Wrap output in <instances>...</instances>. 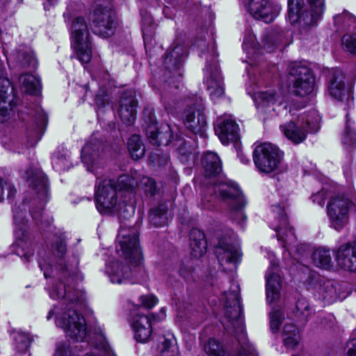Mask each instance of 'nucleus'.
<instances>
[{
  "label": "nucleus",
  "mask_w": 356,
  "mask_h": 356,
  "mask_svg": "<svg viewBox=\"0 0 356 356\" xmlns=\"http://www.w3.org/2000/svg\"><path fill=\"white\" fill-rule=\"evenodd\" d=\"M318 292L322 297L327 301H332L337 297L336 283L330 280L320 281Z\"/></svg>",
  "instance_id": "41"
},
{
  "label": "nucleus",
  "mask_w": 356,
  "mask_h": 356,
  "mask_svg": "<svg viewBox=\"0 0 356 356\" xmlns=\"http://www.w3.org/2000/svg\"><path fill=\"white\" fill-rule=\"evenodd\" d=\"M11 83L6 78H0V122L6 120L12 110L10 101H7L8 91Z\"/></svg>",
  "instance_id": "31"
},
{
  "label": "nucleus",
  "mask_w": 356,
  "mask_h": 356,
  "mask_svg": "<svg viewBox=\"0 0 356 356\" xmlns=\"http://www.w3.org/2000/svg\"><path fill=\"white\" fill-rule=\"evenodd\" d=\"M77 265L78 261L76 259L74 266H69L68 265L65 264L63 267V270H64L63 273H67L72 280H74V276L77 274Z\"/></svg>",
  "instance_id": "57"
},
{
  "label": "nucleus",
  "mask_w": 356,
  "mask_h": 356,
  "mask_svg": "<svg viewBox=\"0 0 356 356\" xmlns=\"http://www.w3.org/2000/svg\"><path fill=\"white\" fill-rule=\"evenodd\" d=\"M283 318L284 313L281 309L274 308L270 313V329L273 332H277L279 330Z\"/></svg>",
  "instance_id": "50"
},
{
  "label": "nucleus",
  "mask_w": 356,
  "mask_h": 356,
  "mask_svg": "<svg viewBox=\"0 0 356 356\" xmlns=\"http://www.w3.org/2000/svg\"><path fill=\"white\" fill-rule=\"evenodd\" d=\"M246 8L250 14L266 23L273 22L280 11V7L268 0H248Z\"/></svg>",
  "instance_id": "19"
},
{
  "label": "nucleus",
  "mask_w": 356,
  "mask_h": 356,
  "mask_svg": "<svg viewBox=\"0 0 356 356\" xmlns=\"http://www.w3.org/2000/svg\"><path fill=\"white\" fill-rule=\"evenodd\" d=\"M353 206V202L344 195L331 198L327 205L330 227L338 232L344 229L349 223L350 210Z\"/></svg>",
  "instance_id": "9"
},
{
  "label": "nucleus",
  "mask_w": 356,
  "mask_h": 356,
  "mask_svg": "<svg viewBox=\"0 0 356 356\" xmlns=\"http://www.w3.org/2000/svg\"><path fill=\"white\" fill-rule=\"evenodd\" d=\"M175 145L177 147V149L179 150L180 154L185 155L188 153L186 143L184 139H178L177 140V143L175 144Z\"/></svg>",
  "instance_id": "60"
},
{
  "label": "nucleus",
  "mask_w": 356,
  "mask_h": 356,
  "mask_svg": "<svg viewBox=\"0 0 356 356\" xmlns=\"http://www.w3.org/2000/svg\"><path fill=\"white\" fill-rule=\"evenodd\" d=\"M189 238L191 255L195 258L201 257L207 250L204 233L198 229H192L189 234Z\"/></svg>",
  "instance_id": "30"
},
{
  "label": "nucleus",
  "mask_w": 356,
  "mask_h": 356,
  "mask_svg": "<svg viewBox=\"0 0 356 356\" xmlns=\"http://www.w3.org/2000/svg\"><path fill=\"white\" fill-rule=\"evenodd\" d=\"M179 275L186 280H188L191 275L193 269L191 266L182 264L179 268Z\"/></svg>",
  "instance_id": "58"
},
{
  "label": "nucleus",
  "mask_w": 356,
  "mask_h": 356,
  "mask_svg": "<svg viewBox=\"0 0 356 356\" xmlns=\"http://www.w3.org/2000/svg\"><path fill=\"white\" fill-rule=\"evenodd\" d=\"M212 56L211 63L207 61L206 67L204 70L205 75L204 81L211 100L217 102L224 97L225 90L213 47H212Z\"/></svg>",
  "instance_id": "14"
},
{
  "label": "nucleus",
  "mask_w": 356,
  "mask_h": 356,
  "mask_svg": "<svg viewBox=\"0 0 356 356\" xmlns=\"http://www.w3.org/2000/svg\"><path fill=\"white\" fill-rule=\"evenodd\" d=\"M216 254L220 266H224L229 264L232 265L233 268L235 267L241 257L237 246L224 241H220L216 247Z\"/></svg>",
  "instance_id": "26"
},
{
  "label": "nucleus",
  "mask_w": 356,
  "mask_h": 356,
  "mask_svg": "<svg viewBox=\"0 0 356 356\" xmlns=\"http://www.w3.org/2000/svg\"><path fill=\"white\" fill-rule=\"evenodd\" d=\"M173 339H165L163 341V348L160 356H177L178 348Z\"/></svg>",
  "instance_id": "51"
},
{
  "label": "nucleus",
  "mask_w": 356,
  "mask_h": 356,
  "mask_svg": "<svg viewBox=\"0 0 356 356\" xmlns=\"http://www.w3.org/2000/svg\"><path fill=\"white\" fill-rule=\"evenodd\" d=\"M225 318L230 325H226L225 329L231 331V329L243 334V321L242 318V307L239 300V286L238 284H232V290L225 292Z\"/></svg>",
  "instance_id": "11"
},
{
  "label": "nucleus",
  "mask_w": 356,
  "mask_h": 356,
  "mask_svg": "<svg viewBox=\"0 0 356 356\" xmlns=\"http://www.w3.org/2000/svg\"><path fill=\"white\" fill-rule=\"evenodd\" d=\"M106 272L111 282L116 284L127 282L132 277V270L129 266L120 261H115L107 265Z\"/></svg>",
  "instance_id": "28"
},
{
  "label": "nucleus",
  "mask_w": 356,
  "mask_h": 356,
  "mask_svg": "<svg viewBox=\"0 0 356 356\" xmlns=\"http://www.w3.org/2000/svg\"><path fill=\"white\" fill-rule=\"evenodd\" d=\"M72 45L77 58L82 63H88L92 58V46L89 31L85 19L81 17L74 19L71 26Z\"/></svg>",
  "instance_id": "7"
},
{
  "label": "nucleus",
  "mask_w": 356,
  "mask_h": 356,
  "mask_svg": "<svg viewBox=\"0 0 356 356\" xmlns=\"http://www.w3.org/2000/svg\"><path fill=\"white\" fill-rule=\"evenodd\" d=\"M12 336L17 351L24 352L30 346L31 339L28 334L18 331L14 332Z\"/></svg>",
  "instance_id": "46"
},
{
  "label": "nucleus",
  "mask_w": 356,
  "mask_h": 356,
  "mask_svg": "<svg viewBox=\"0 0 356 356\" xmlns=\"http://www.w3.org/2000/svg\"><path fill=\"white\" fill-rule=\"evenodd\" d=\"M149 220L154 227H162L166 225L167 207L165 204H159L149 211Z\"/></svg>",
  "instance_id": "37"
},
{
  "label": "nucleus",
  "mask_w": 356,
  "mask_h": 356,
  "mask_svg": "<svg viewBox=\"0 0 356 356\" xmlns=\"http://www.w3.org/2000/svg\"><path fill=\"white\" fill-rule=\"evenodd\" d=\"M195 44L201 50L202 52H203L204 50L207 48V44L203 39L197 40Z\"/></svg>",
  "instance_id": "63"
},
{
  "label": "nucleus",
  "mask_w": 356,
  "mask_h": 356,
  "mask_svg": "<svg viewBox=\"0 0 356 356\" xmlns=\"http://www.w3.org/2000/svg\"><path fill=\"white\" fill-rule=\"evenodd\" d=\"M321 117L316 111H312L305 119V124L307 127L305 129L303 122L301 124L289 122L280 126L284 135L295 144L302 143L305 138L307 132L315 133L320 128Z\"/></svg>",
  "instance_id": "13"
},
{
  "label": "nucleus",
  "mask_w": 356,
  "mask_h": 356,
  "mask_svg": "<svg viewBox=\"0 0 356 356\" xmlns=\"http://www.w3.org/2000/svg\"><path fill=\"white\" fill-rule=\"evenodd\" d=\"M108 102L107 94L104 90H100L95 97V103L99 108L105 106Z\"/></svg>",
  "instance_id": "56"
},
{
  "label": "nucleus",
  "mask_w": 356,
  "mask_h": 356,
  "mask_svg": "<svg viewBox=\"0 0 356 356\" xmlns=\"http://www.w3.org/2000/svg\"><path fill=\"white\" fill-rule=\"evenodd\" d=\"M70 154L67 151L55 152L52 156L53 168L58 171H65L71 167Z\"/></svg>",
  "instance_id": "43"
},
{
  "label": "nucleus",
  "mask_w": 356,
  "mask_h": 356,
  "mask_svg": "<svg viewBox=\"0 0 356 356\" xmlns=\"http://www.w3.org/2000/svg\"><path fill=\"white\" fill-rule=\"evenodd\" d=\"M272 210L278 221V225L273 227L277 234V239L282 242L284 248L290 251L296 242L293 229L289 227L284 209L280 204L273 205Z\"/></svg>",
  "instance_id": "18"
},
{
  "label": "nucleus",
  "mask_w": 356,
  "mask_h": 356,
  "mask_svg": "<svg viewBox=\"0 0 356 356\" xmlns=\"http://www.w3.org/2000/svg\"><path fill=\"white\" fill-rule=\"evenodd\" d=\"M134 337L137 341L146 342L152 334V321L149 316L138 314L131 323Z\"/></svg>",
  "instance_id": "29"
},
{
  "label": "nucleus",
  "mask_w": 356,
  "mask_h": 356,
  "mask_svg": "<svg viewBox=\"0 0 356 356\" xmlns=\"http://www.w3.org/2000/svg\"><path fill=\"white\" fill-rule=\"evenodd\" d=\"M283 152L271 143L257 145L253 152L255 166L261 172L270 173L275 171L281 164Z\"/></svg>",
  "instance_id": "10"
},
{
  "label": "nucleus",
  "mask_w": 356,
  "mask_h": 356,
  "mask_svg": "<svg viewBox=\"0 0 356 356\" xmlns=\"http://www.w3.org/2000/svg\"><path fill=\"white\" fill-rule=\"evenodd\" d=\"M90 20L95 34L102 38H108L113 34V16L106 8L98 6L91 14Z\"/></svg>",
  "instance_id": "17"
},
{
  "label": "nucleus",
  "mask_w": 356,
  "mask_h": 356,
  "mask_svg": "<svg viewBox=\"0 0 356 356\" xmlns=\"http://www.w3.org/2000/svg\"><path fill=\"white\" fill-rule=\"evenodd\" d=\"M277 272V264L272 262L266 274V298L268 303L275 302L280 298L281 280Z\"/></svg>",
  "instance_id": "25"
},
{
  "label": "nucleus",
  "mask_w": 356,
  "mask_h": 356,
  "mask_svg": "<svg viewBox=\"0 0 356 356\" xmlns=\"http://www.w3.org/2000/svg\"><path fill=\"white\" fill-rule=\"evenodd\" d=\"M311 8L309 22L305 23L308 26L314 24L324 11V0H308Z\"/></svg>",
  "instance_id": "44"
},
{
  "label": "nucleus",
  "mask_w": 356,
  "mask_h": 356,
  "mask_svg": "<svg viewBox=\"0 0 356 356\" xmlns=\"http://www.w3.org/2000/svg\"><path fill=\"white\" fill-rule=\"evenodd\" d=\"M26 179L29 186L37 194V198L40 202V207L38 211H34L33 209L31 210V214L33 220L39 223L42 218V209L43 204L47 201L49 197V188L46 176L38 168H31L26 171Z\"/></svg>",
  "instance_id": "12"
},
{
  "label": "nucleus",
  "mask_w": 356,
  "mask_h": 356,
  "mask_svg": "<svg viewBox=\"0 0 356 356\" xmlns=\"http://www.w3.org/2000/svg\"><path fill=\"white\" fill-rule=\"evenodd\" d=\"M250 44L252 47H254L257 45L254 35H251L250 32H247L244 38V45L246 46Z\"/></svg>",
  "instance_id": "62"
},
{
  "label": "nucleus",
  "mask_w": 356,
  "mask_h": 356,
  "mask_svg": "<svg viewBox=\"0 0 356 356\" xmlns=\"http://www.w3.org/2000/svg\"><path fill=\"white\" fill-rule=\"evenodd\" d=\"M238 127L231 115L225 114L217 118L215 132L224 145L238 139Z\"/></svg>",
  "instance_id": "22"
},
{
  "label": "nucleus",
  "mask_w": 356,
  "mask_h": 356,
  "mask_svg": "<svg viewBox=\"0 0 356 356\" xmlns=\"http://www.w3.org/2000/svg\"><path fill=\"white\" fill-rule=\"evenodd\" d=\"M204 351L209 356H226L223 346L215 339H209Z\"/></svg>",
  "instance_id": "47"
},
{
  "label": "nucleus",
  "mask_w": 356,
  "mask_h": 356,
  "mask_svg": "<svg viewBox=\"0 0 356 356\" xmlns=\"http://www.w3.org/2000/svg\"><path fill=\"white\" fill-rule=\"evenodd\" d=\"M127 147L131 158L138 160L142 158L145 152L144 145L138 135L131 136L127 143Z\"/></svg>",
  "instance_id": "39"
},
{
  "label": "nucleus",
  "mask_w": 356,
  "mask_h": 356,
  "mask_svg": "<svg viewBox=\"0 0 356 356\" xmlns=\"http://www.w3.org/2000/svg\"><path fill=\"white\" fill-rule=\"evenodd\" d=\"M138 187L147 195L154 196L158 192L155 181L149 177H143L140 180Z\"/></svg>",
  "instance_id": "48"
},
{
  "label": "nucleus",
  "mask_w": 356,
  "mask_h": 356,
  "mask_svg": "<svg viewBox=\"0 0 356 356\" xmlns=\"http://www.w3.org/2000/svg\"><path fill=\"white\" fill-rule=\"evenodd\" d=\"M336 25H342L349 32L342 38L343 49L351 54L356 55V17L349 13L337 15L334 18Z\"/></svg>",
  "instance_id": "20"
},
{
  "label": "nucleus",
  "mask_w": 356,
  "mask_h": 356,
  "mask_svg": "<svg viewBox=\"0 0 356 356\" xmlns=\"http://www.w3.org/2000/svg\"><path fill=\"white\" fill-rule=\"evenodd\" d=\"M284 342L288 348L296 347L300 340V335L298 328L292 323H286L284 326Z\"/></svg>",
  "instance_id": "36"
},
{
  "label": "nucleus",
  "mask_w": 356,
  "mask_h": 356,
  "mask_svg": "<svg viewBox=\"0 0 356 356\" xmlns=\"http://www.w3.org/2000/svg\"><path fill=\"white\" fill-rule=\"evenodd\" d=\"M4 190L7 191V197L8 199L12 198L16 193V190L12 184L7 181H3V179L0 178V200H2L3 197Z\"/></svg>",
  "instance_id": "52"
},
{
  "label": "nucleus",
  "mask_w": 356,
  "mask_h": 356,
  "mask_svg": "<svg viewBox=\"0 0 356 356\" xmlns=\"http://www.w3.org/2000/svg\"><path fill=\"white\" fill-rule=\"evenodd\" d=\"M80 348L79 346H71L68 343L59 342L56 346L53 356H79Z\"/></svg>",
  "instance_id": "45"
},
{
  "label": "nucleus",
  "mask_w": 356,
  "mask_h": 356,
  "mask_svg": "<svg viewBox=\"0 0 356 356\" xmlns=\"http://www.w3.org/2000/svg\"><path fill=\"white\" fill-rule=\"evenodd\" d=\"M288 71L293 94L304 97L313 91L315 78L309 68L298 63H292L289 65Z\"/></svg>",
  "instance_id": "8"
},
{
  "label": "nucleus",
  "mask_w": 356,
  "mask_h": 356,
  "mask_svg": "<svg viewBox=\"0 0 356 356\" xmlns=\"http://www.w3.org/2000/svg\"><path fill=\"white\" fill-rule=\"evenodd\" d=\"M18 81L22 92L31 95H37L40 92V81L37 76L30 74H24L19 77Z\"/></svg>",
  "instance_id": "32"
},
{
  "label": "nucleus",
  "mask_w": 356,
  "mask_h": 356,
  "mask_svg": "<svg viewBox=\"0 0 356 356\" xmlns=\"http://www.w3.org/2000/svg\"><path fill=\"white\" fill-rule=\"evenodd\" d=\"M141 304L146 308H152L157 303V299L154 296H142L140 297Z\"/></svg>",
  "instance_id": "54"
},
{
  "label": "nucleus",
  "mask_w": 356,
  "mask_h": 356,
  "mask_svg": "<svg viewBox=\"0 0 356 356\" xmlns=\"http://www.w3.org/2000/svg\"><path fill=\"white\" fill-rule=\"evenodd\" d=\"M344 79V74L337 69L332 70L327 75V92L337 100H341L345 95Z\"/></svg>",
  "instance_id": "27"
},
{
  "label": "nucleus",
  "mask_w": 356,
  "mask_h": 356,
  "mask_svg": "<svg viewBox=\"0 0 356 356\" xmlns=\"http://www.w3.org/2000/svg\"><path fill=\"white\" fill-rule=\"evenodd\" d=\"M285 38V33L283 31H271L267 32L263 37L264 48L271 51L273 46H278L283 43Z\"/></svg>",
  "instance_id": "40"
},
{
  "label": "nucleus",
  "mask_w": 356,
  "mask_h": 356,
  "mask_svg": "<svg viewBox=\"0 0 356 356\" xmlns=\"http://www.w3.org/2000/svg\"><path fill=\"white\" fill-rule=\"evenodd\" d=\"M312 259L315 266L328 270L333 266L330 250L325 248L316 249L312 255Z\"/></svg>",
  "instance_id": "33"
},
{
  "label": "nucleus",
  "mask_w": 356,
  "mask_h": 356,
  "mask_svg": "<svg viewBox=\"0 0 356 356\" xmlns=\"http://www.w3.org/2000/svg\"><path fill=\"white\" fill-rule=\"evenodd\" d=\"M135 184L134 179L127 175L119 177L116 181L97 177L95 190L97 209L101 213H118L120 219H129L134 213V209L131 206L127 207L125 200H122L120 195L122 196L124 193L131 195Z\"/></svg>",
  "instance_id": "3"
},
{
  "label": "nucleus",
  "mask_w": 356,
  "mask_h": 356,
  "mask_svg": "<svg viewBox=\"0 0 356 356\" xmlns=\"http://www.w3.org/2000/svg\"><path fill=\"white\" fill-rule=\"evenodd\" d=\"M106 149L105 144L99 139L91 138L81 151V159L87 170L97 174V169L102 166V157Z\"/></svg>",
  "instance_id": "16"
},
{
  "label": "nucleus",
  "mask_w": 356,
  "mask_h": 356,
  "mask_svg": "<svg viewBox=\"0 0 356 356\" xmlns=\"http://www.w3.org/2000/svg\"><path fill=\"white\" fill-rule=\"evenodd\" d=\"M346 356H356V339L348 343Z\"/></svg>",
  "instance_id": "61"
},
{
  "label": "nucleus",
  "mask_w": 356,
  "mask_h": 356,
  "mask_svg": "<svg viewBox=\"0 0 356 356\" xmlns=\"http://www.w3.org/2000/svg\"><path fill=\"white\" fill-rule=\"evenodd\" d=\"M186 55V47L177 44L165 56V83L161 94V101L166 110H172L177 103L175 92L179 87L181 77V65L184 57Z\"/></svg>",
  "instance_id": "4"
},
{
  "label": "nucleus",
  "mask_w": 356,
  "mask_h": 356,
  "mask_svg": "<svg viewBox=\"0 0 356 356\" xmlns=\"http://www.w3.org/2000/svg\"><path fill=\"white\" fill-rule=\"evenodd\" d=\"M328 196L327 191L323 188L318 193L314 194L312 196V202L318 205L323 207L325 204V201Z\"/></svg>",
  "instance_id": "53"
},
{
  "label": "nucleus",
  "mask_w": 356,
  "mask_h": 356,
  "mask_svg": "<svg viewBox=\"0 0 356 356\" xmlns=\"http://www.w3.org/2000/svg\"><path fill=\"white\" fill-rule=\"evenodd\" d=\"M288 8V19L290 23L293 24L300 22L308 26L305 22H309V17L307 13L305 15L304 13H302V7L299 0H289Z\"/></svg>",
  "instance_id": "34"
},
{
  "label": "nucleus",
  "mask_w": 356,
  "mask_h": 356,
  "mask_svg": "<svg viewBox=\"0 0 356 356\" xmlns=\"http://www.w3.org/2000/svg\"><path fill=\"white\" fill-rule=\"evenodd\" d=\"M138 102L132 92H124L120 100L118 115L123 123L132 124L136 118Z\"/></svg>",
  "instance_id": "23"
},
{
  "label": "nucleus",
  "mask_w": 356,
  "mask_h": 356,
  "mask_svg": "<svg viewBox=\"0 0 356 356\" xmlns=\"http://www.w3.org/2000/svg\"><path fill=\"white\" fill-rule=\"evenodd\" d=\"M202 164L207 181V193H213L227 204L230 218L238 223H242L246 216L243 209L245 205L244 197L236 184L225 181L220 177L222 171L221 161L218 156L212 152L205 153Z\"/></svg>",
  "instance_id": "2"
},
{
  "label": "nucleus",
  "mask_w": 356,
  "mask_h": 356,
  "mask_svg": "<svg viewBox=\"0 0 356 356\" xmlns=\"http://www.w3.org/2000/svg\"><path fill=\"white\" fill-rule=\"evenodd\" d=\"M49 296L52 299L65 298L66 302L54 307L47 319L55 315L56 325L61 327L68 337L83 341L88 334L86 323L84 317L77 312L78 304L82 302V293L60 282L53 287Z\"/></svg>",
  "instance_id": "1"
},
{
  "label": "nucleus",
  "mask_w": 356,
  "mask_h": 356,
  "mask_svg": "<svg viewBox=\"0 0 356 356\" xmlns=\"http://www.w3.org/2000/svg\"><path fill=\"white\" fill-rule=\"evenodd\" d=\"M17 58L22 67L35 68L37 66L38 61L34 54L33 51L28 47H22L19 49L17 53Z\"/></svg>",
  "instance_id": "42"
},
{
  "label": "nucleus",
  "mask_w": 356,
  "mask_h": 356,
  "mask_svg": "<svg viewBox=\"0 0 356 356\" xmlns=\"http://www.w3.org/2000/svg\"><path fill=\"white\" fill-rule=\"evenodd\" d=\"M204 105L203 99L197 98L195 102L188 107L185 111L184 124L186 127L195 134L205 136L207 127L206 116L204 113Z\"/></svg>",
  "instance_id": "15"
},
{
  "label": "nucleus",
  "mask_w": 356,
  "mask_h": 356,
  "mask_svg": "<svg viewBox=\"0 0 356 356\" xmlns=\"http://www.w3.org/2000/svg\"><path fill=\"white\" fill-rule=\"evenodd\" d=\"M336 259L338 264L344 270L356 272V241L341 245Z\"/></svg>",
  "instance_id": "24"
},
{
  "label": "nucleus",
  "mask_w": 356,
  "mask_h": 356,
  "mask_svg": "<svg viewBox=\"0 0 356 356\" xmlns=\"http://www.w3.org/2000/svg\"><path fill=\"white\" fill-rule=\"evenodd\" d=\"M15 223V243L14 248L16 254L22 257L25 261H29L33 255L32 243L27 232V223L24 220V212L20 207L13 209Z\"/></svg>",
  "instance_id": "6"
},
{
  "label": "nucleus",
  "mask_w": 356,
  "mask_h": 356,
  "mask_svg": "<svg viewBox=\"0 0 356 356\" xmlns=\"http://www.w3.org/2000/svg\"><path fill=\"white\" fill-rule=\"evenodd\" d=\"M117 251L119 255L129 263L138 265L142 259V251L139 244L138 228L122 223L118 233Z\"/></svg>",
  "instance_id": "5"
},
{
  "label": "nucleus",
  "mask_w": 356,
  "mask_h": 356,
  "mask_svg": "<svg viewBox=\"0 0 356 356\" xmlns=\"http://www.w3.org/2000/svg\"><path fill=\"white\" fill-rule=\"evenodd\" d=\"M143 126L145 128L147 136L150 143L155 145H168L171 142L172 136L170 129L166 127L164 132L159 131L156 125L154 115L151 111H145L143 116Z\"/></svg>",
  "instance_id": "21"
},
{
  "label": "nucleus",
  "mask_w": 356,
  "mask_h": 356,
  "mask_svg": "<svg viewBox=\"0 0 356 356\" xmlns=\"http://www.w3.org/2000/svg\"><path fill=\"white\" fill-rule=\"evenodd\" d=\"M281 99V94L273 89L259 92L255 97L257 104L261 106H274L276 103L280 106L282 104Z\"/></svg>",
  "instance_id": "35"
},
{
  "label": "nucleus",
  "mask_w": 356,
  "mask_h": 356,
  "mask_svg": "<svg viewBox=\"0 0 356 356\" xmlns=\"http://www.w3.org/2000/svg\"><path fill=\"white\" fill-rule=\"evenodd\" d=\"M342 142L348 148L352 149L356 147V126L355 122L346 114V124Z\"/></svg>",
  "instance_id": "38"
},
{
  "label": "nucleus",
  "mask_w": 356,
  "mask_h": 356,
  "mask_svg": "<svg viewBox=\"0 0 356 356\" xmlns=\"http://www.w3.org/2000/svg\"><path fill=\"white\" fill-rule=\"evenodd\" d=\"M51 251L58 258H63L67 251L65 238L62 236L56 237L51 245Z\"/></svg>",
  "instance_id": "49"
},
{
  "label": "nucleus",
  "mask_w": 356,
  "mask_h": 356,
  "mask_svg": "<svg viewBox=\"0 0 356 356\" xmlns=\"http://www.w3.org/2000/svg\"><path fill=\"white\" fill-rule=\"evenodd\" d=\"M145 20H147L148 22H151V18L150 17H147L146 19L143 18V19L142 28H143V31L144 35L145 34H147V33L148 32L147 27H146L145 24Z\"/></svg>",
  "instance_id": "64"
},
{
  "label": "nucleus",
  "mask_w": 356,
  "mask_h": 356,
  "mask_svg": "<svg viewBox=\"0 0 356 356\" xmlns=\"http://www.w3.org/2000/svg\"><path fill=\"white\" fill-rule=\"evenodd\" d=\"M253 349L248 343H244L241 346L240 349L237 351L234 356H248L251 354Z\"/></svg>",
  "instance_id": "59"
},
{
  "label": "nucleus",
  "mask_w": 356,
  "mask_h": 356,
  "mask_svg": "<svg viewBox=\"0 0 356 356\" xmlns=\"http://www.w3.org/2000/svg\"><path fill=\"white\" fill-rule=\"evenodd\" d=\"M296 310L305 317L308 316V310L309 309V305L305 300H298L296 302Z\"/></svg>",
  "instance_id": "55"
}]
</instances>
